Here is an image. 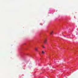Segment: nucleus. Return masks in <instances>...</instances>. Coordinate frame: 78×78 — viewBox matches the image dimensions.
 <instances>
[{"instance_id":"1","label":"nucleus","mask_w":78,"mask_h":78,"mask_svg":"<svg viewBox=\"0 0 78 78\" xmlns=\"http://www.w3.org/2000/svg\"><path fill=\"white\" fill-rule=\"evenodd\" d=\"M47 39H44V44H46L47 43Z\"/></svg>"},{"instance_id":"2","label":"nucleus","mask_w":78,"mask_h":78,"mask_svg":"<svg viewBox=\"0 0 78 78\" xmlns=\"http://www.w3.org/2000/svg\"><path fill=\"white\" fill-rule=\"evenodd\" d=\"M35 50L36 51H38V50L37 49V48H35Z\"/></svg>"},{"instance_id":"3","label":"nucleus","mask_w":78,"mask_h":78,"mask_svg":"<svg viewBox=\"0 0 78 78\" xmlns=\"http://www.w3.org/2000/svg\"><path fill=\"white\" fill-rule=\"evenodd\" d=\"M53 31H52L51 32V33H50L51 35V34H53Z\"/></svg>"},{"instance_id":"4","label":"nucleus","mask_w":78,"mask_h":78,"mask_svg":"<svg viewBox=\"0 0 78 78\" xmlns=\"http://www.w3.org/2000/svg\"><path fill=\"white\" fill-rule=\"evenodd\" d=\"M42 54H44V53H45V52H44V51H42Z\"/></svg>"},{"instance_id":"5","label":"nucleus","mask_w":78,"mask_h":78,"mask_svg":"<svg viewBox=\"0 0 78 78\" xmlns=\"http://www.w3.org/2000/svg\"><path fill=\"white\" fill-rule=\"evenodd\" d=\"M43 48H45V47L44 46H42Z\"/></svg>"}]
</instances>
